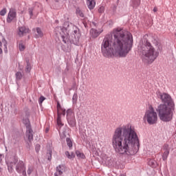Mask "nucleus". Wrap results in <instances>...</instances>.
I'll return each mask as SVG.
<instances>
[{"instance_id": "ddd939ff", "label": "nucleus", "mask_w": 176, "mask_h": 176, "mask_svg": "<svg viewBox=\"0 0 176 176\" xmlns=\"http://www.w3.org/2000/svg\"><path fill=\"white\" fill-rule=\"evenodd\" d=\"M28 33H30V29L26 28L24 26L20 27L19 28L18 34L19 36H23V35H25V34H28Z\"/></svg>"}, {"instance_id": "4be33fe9", "label": "nucleus", "mask_w": 176, "mask_h": 176, "mask_svg": "<svg viewBox=\"0 0 176 176\" xmlns=\"http://www.w3.org/2000/svg\"><path fill=\"white\" fill-rule=\"evenodd\" d=\"M76 14L80 17H85V14H83V12H82V10H80L79 8L76 9Z\"/></svg>"}, {"instance_id": "2f4dec72", "label": "nucleus", "mask_w": 176, "mask_h": 176, "mask_svg": "<svg viewBox=\"0 0 176 176\" xmlns=\"http://www.w3.org/2000/svg\"><path fill=\"white\" fill-rule=\"evenodd\" d=\"M28 12H29V14L30 16V18L32 17V16H34L32 8H29Z\"/></svg>"}, {"instance_id": "2eb2a0df", "label": "nucleus", "mask_w": 176, "mask_h": 176, "mask_svg": "<svg viewBox=\"0 0 176 176\" xmlns=\"http://www.w3.org/2000/svg\"><path fill=\"white\" fill-rule=\"evenodd\" d=\"M87 5L90 10L94 9L96 7V0H87Z\"/></svg>"}, {"instance_id": "7c9ffc66", "label": "nucleus", "mask_w": 176, "mask_h": 176, "mask_svg": "<svg viewBox=\"0 0 176 176\" xmlns=\"http://www.w3.org/2000/svg\"><path fill=\"white\" fill-rule=\"evenodd\" d=\"M35 151L37 153H39V151H41V145L36 144L35 146Z\"/></svg>"}, {"instance_id": "39448f33", "label": "nucleus", "mask_w": 176, "mask_h": 176, "mask_svg": "<svg viewBox=\"0 0 176 176\" xmlns=\"http://www.w3.org/2000/svg\"><path fill=\"white\" fill-rule=\"evenodd\" d=\"M144 122H147L148 124H156L157 123V113L155 111L153 107H150L149 109L146 111L143 117Z\"/></svg>"}, {"instance_id": "c85d7f7f", "label": "nucleus", "mask_w": 176, "mask_h": 176, "mask_svg": "<svg viewBox=\"0 0 176 176\" xmlns=\"http://www.w3.org/2000/svg\"><path fill=\"white\" fill-rule=\"evenodd\" d=\"M44 100H46V98L44 96H41L38 100V104H40V105H42V102H43Z\"/></svg>"}, {"instance_id": "58836bf2", "label": "nucleus", "mask_w": 176, "mask_h": 176, "mask_svg": "<svg viewBox=\"0 0 176 176\" xmlns=\"http://www.w3.org/2000/svg\"><path fill=\"white\" fill-rule=\"evenodd\" d=\"M64 31L67 32V30L65 29L62 30V32H64Z\"/></svg>"}, {"instance_id": "7ed1b4c3", "label": "nucleus", "mask_w": 176, "mask_h": 176, "mask_svg": "<svg viewBox=\"0 0 176 176\" xmlns=\"http://www.w3.org/2000/svg\"><path fill=\"white\" fill-rule=\"evenodd\" d=\"M158 98H160L163 104H160L157 108L158 116L162 122H171L173 115L175 109V104L171 96L166 93H157Z\"/></svg>"}, {"instance_id": "a211bd4d", "label": "nucleus", "mask_w": 176, "mask_h": 176, "mask_svg": "<svg viewBox=\"0 0 176 176\" xmlns=\"http://www.w3.org/2000/svg\"><path fill=\"white\" fill-rule=\"evenodd\" d=\"M65 153L68 159H74L75 158V153H74V152H72L70 153L69 151H66Z\"/></svg>"}, {"instance_id": "4c0bfd02", "label": "nucleus", "mask_w": 176, "mask_h": 176, "mask_svg": "<svg viewBox=\"0 0 176 176\" xmlns=\"http://www.w3.org/2000/svg\"><path fill=\"white\" fill-rule=\"evenodd\" d=\"M153 10L154 12H157V8L155 7Z\"/></svg>"}, {"instance_id": "423d86ee", "label": "nucleus", "mask_w": 176, "mask_h": 176, "mask_svg": "<svg viewBox=\"0 0 176 176\" xmlns=\"http://www.w3.org/2000/svg\"><path fill=\"white\" fill-rule=\"evenodd\" d=\"M67 119L69 126L71 127H75L76 126V120L75 119V113L72 110L68 109L67 111Z\"/></svg>"}, {"instance_id": "37998d69", "label": "nucleus", "mask_w": 176, "mask_h": 176, "mask_svg": "<svg viewBox=\"0 0 176 176\" xmlns=\"http://www.w3.org/2000/svg\"><path fill=\"white\" fill-rule=\"evenodd\" d=\"M121 176H125L124 175H121Z\"/></svg>"}, {"instance_id": "bb28decb", "label": "nucleus", "mask_w": 176, "mask_h": 176, "mask_svg": "<svg viewBox=\"0 0 176 176\" xmlns=\"http://www.w3.org/2000/svg\"><path fill=\"white\" fill-rule=\"evenodd\" d=\"M36 32H37L38 36H40V37L43 36V33L42 32V30H41V28H36Z\"/></svg>"}, {"instance_id": "a19ab883", "label": "nucleus", "mask_w": 176, "mask_h": 176, "mask_svg": "<svg viewBox=\"0 0 176 176\" xmlns=\"http://www.w3.org/2000/svg\"><path fill=\"white\" fill-rule=\"evenodd\" d=\"M54 1H55V2H58V0H54Z\"/></svg>"}, {"instance_id": "473e14b6", "label": "nucleus", "mask_w": 176, "mask_h": 176, "mask_svg": "<svg viewBox=\"0 0 176 176\" xmlns=\"http://www.w3.org/2000/svg\"><path fill=\"white\" fill-rule=\"evenodd\" d=\"M104 9L103 6H101L99 9H98V12L99 13H104Z\"/></svg>"}, {"instance_id": "f257e3e1", "label": "nucleus", "mask_w": 176, "mask_h": 176, "mask_svg": "<svg viewBox=\"0 0 176 176\" xmlns=\"http://www.w3.org/2000/svg\"><path fill=\"white\" fill-rule=\"evenodd\" d=\"M112 34L107 35L102 43V53L104 57H127L133 49V35L129 32L117 28Z\"/></svg>"}, {"instance_id": "e433bc0d", "label": "nucleus", "mask_w": 176, "mask_h": 176, "mask_svg": "<svg viewBox=\"0 0 176 176\" xmlns=\"http://www.w3.org/2000/svg\"><path fill=\"white\" fill-rule=\"evenodd\" d=\"M61 37L63 38V39L64 41V39H65V38H67V34H65V35L61 34Z\"/></svg>"}, {"instance_id": "aec40b11", "label": "nucleus", "mask_w": 176, "mask_h": 176, "mask_svg": "<svg viewBox=\"0 0 176 176\" xmlns=\"http://www.w3.org/2000/svg\"><path fill=\"white\" fill-rule=\"evenodd\" d=\"M168 155H170V151L168 150H166L162 155L163 160H167V157H168Z\"/></svg>"}, {"instance_id": "c756f323", "label": "nucleus", "mask_w": 176, "mask_h": 176, "mask_svg": "<svg viewBox=\"0 0 176 176\" xmlns=\"http://www.w3.org/2000/svg\"><path fill=\"white\" fill-rule=\"evenodd\" d=\"M7 10L6 8H3L0 11V15L1 16H5L6 14Z\"/></svg>"}, {"instance_id": "79ce46f5", "label": "nucleus", "mask_w": 176, "mask_h": 176, "mask_svg": "<svg viewBox=\"0 0 176 176\" xmlns=\"http://www.w3.org/2000/svg\"><path fill=\"white\" fill-rule=\"evenodd\" d=\"M159 46H160V44L158 45V49H160V47Z\"/></svg>"}, {"instance_id": "6e6552de", "label": "nucleus", "mask_w": 176, "mask_h": 176, "mask_svg": "<svg viewBox=\"0 0 176 176\" xmlns=\"http://www.w3.org/2000/svg\"><path fill=\"white\" fill-rule=\"evenodd\" d=\"M16 171L19 174H22L23 176H27V171L25 170V164L23 161H19L16 166Z\"/></svg>"}, {"instance_id": "f8f14e48", "label": "nucleus", "mask_w": 176, "mask_h": 176, "mask_svg": "<svg viewBox=\"0 0 176 176\" xmlns=\"http://www.w3.org/2000/svg\"><path fill=\"white\" fill-rule=\"evenodd\" d=\"M2 45L5 53H8V42L4 38H2V41H0V54L2 53Z\"/></svg>"}, {"instance_id": "393cba45", "label": "nucleus", "mask_w": 176, "mask_h": 176, "mask_svg": "<svg viewBox=\"0 0 176 176\" xmlns=\"http://www.w3.org/2000/svg\"><path fill=\"white\" fill-rule=\"evenodd\" d=\"M25 72H30L31 71V64L29 61H27V65L25 69Z\"/></svg>"}, {"instance_id": "dca6fc26", "label": "nucleus", "mask_w": 176, "mask_h": 176, "mask_svg": "<svg viewBox=\"0 0 176 176\" xmlns=\"http://www.w3.org/2000/svg\"><path fill=\"white\" fill-rule=\"evenodd\" d=\"M63 166L59 165L56 168V173H55L54 175L55 176H58V175H63Z\"/></svg>"}, {"instance_id": "9b49d317", "label": "nucleus", "mask_w": 176, "mask_h": 176, "mask_svg": "<svg viewBox=\"0 0 176 176\" xmlns=\"http://www.w3.org/2000/svg\"><path fill=\"white\" fill-rule=\"evenodd\" d=\"M26 137L30 142L32 141L34 138V135L32 134V129H31V126L30 125L27 126Z\"/></svg>"}, {"instance_id": "20e7f679", "label": "nucleus", "mask_w": 176, "mask_h": 176, "mask_svg": "<svg viewBox=\"0 0 176 176\" xmlns=\"http://www.w3.org/2000/svg\"><path fill=\"white\" fill-rule=\"evenodd\" d=\"M138 50L143 54L144 60L150 64H152L159 56V52H156L155 47L148 41L141 43L138 46Z\"/></svg>"}, {"instance_id": "f03ea898", "label": "nucleus", "mask_w": 176, "mask_h": 176, "mask_svg": "<svg viewBox=\"0 0 176 176\" xmlns=\"http://www.w3.org/2000/svg\"><path fill=\"white\" fill-rule=\"evenodd\" d=\"M112 145L116 152L120 155H135L140 149V140L135 128L131 124L117 128L113 135Z\"/></svg>"}, {"instance_id": "0eeeda50", "label": "nucleus", "mask_w": 176, "mask_h": 176, "mask_svg": "<svg viewBox=\"0 0 176 176\" xmlns=\"http://www.w3.org/2000/svg\"><path fill=\"white\" fill-rule=\"evenodd\" d=\"M19 162V160H17V157L14 156L10 157L8 161L6 162L8 165V170L9 173H13V167L16 166V163Z\"/></svg>"}, {"instance_id": "cd10ccee", "label": "nucleus", "mask_w": 176, "mask_h": 176, "mask_svg": "<svg viewBox=\"0 0 176 176\" xmlns=\"http://www.w3.org/2000/svg\"><path fill=\"white\" fill-rule=\"evenodd\" d=\"M141 2V0H133V5L135 8H137V6H140V3Z\"/></svg>"}, {"instance_id": "a878e982", "label": "nucleus", "mask_w": 176, "mask_h": 176, "mask_svg": "<svg viewBox=\"0 0 176 176\" xmlns=\"http://www.w3.org/2000/svg\"><path fill=\"white\" fill-rule=\"evenodd\" d=\"M32 171H34V166H29L27 171L28 175H31V174H32Z\"/></svg>"}, {"instance_id": "412c9836", "label": "nucleus", "mask_w": 176, "mask_h": 176, "mask_svg": "<svg viewBox=\"0 0 176 176\" xmlns=\"http://www.w3.org/2000/svg\"><path fill=\"white\" fill-rule=\"evenodd\" d=\"M57 124L59 127H63V126H64V124L63 123V122H61V117H57Z\"/></svg>"}, {"instance_id": "1a4fd4ad", "label": "nucleus", "mask_w": 176, "mask_h": 176, "mask_svg": "<svg viewBox=\"0 0 176 176\" xmlns=\"http://www.w3.org/2000/svg\"><path fill=\"white\" fill-rule=\"evenodd\" d=\"M17 16V12L14 8H10L7 17V23H12Z\"/></svg>"}, {"instance_id": "f3484780", "label": "nucleus", "mask_w": 176, "mask_h": 176, "mask_svg": "<svg viewBox=\"0 0 176 176\" xmlns=\"http://www.w3.org/2000/svg\"><path fill=\"white\" fill-rule=\"evenodd\" d=\"M19 49L20 52H24L25 50V43H23V41L19 42Z\"/></svg>"}, {"instance_id": "c9c22d12", "label": "nucleus", "mask_w": 176, "mask_h": 176, "mask_svg": "<svg viewBox=\"0 0 176 176\" xmlns=\"http://www.w3.org/2000/svg\"><path fill=\"white\" fill-rule=\"evenodd\" d=\"M73 100H76H76H78V96L77 95H74L73 96Z\"/></svg>"}, {"instance_id": "5701e85b", "label": "nucleus", "mask_w": 176, "mask_h": 176, "mask_svg": "<svg viewBox=\"0 0 176 176\" xmlns=\"http://www.w3.org/2000/svg\"><path fill=\"white\" fill-rule=\"evenodd\" d=\"M16 80H21V79L23 78V74H21V72H18L15 74Z\"/></svg>"}, {"instance_id": "ea45409f", "label": "nucleus", "mask_w": 176, "mask_h": 176, "mask_svg": "<svg viewBox=\"0 0 176 176\" xmlns=\"http://www.w3.org/2000/svg\"><path fill=\"white\" fill-rule=\"evenodd\" d=\"M45 131L46 133H47L49 131V129H47Z\"/></svg>"}, {"instance_id": "b1692460", "label": "nucleus", "mask_w": 176, "mask_h": 176, "mask_svg": "<svg viewBox=\"0 0 176 176\" xmlns=\"http://www.w3.org/2000/svg\"><path fill=\"white\" fill-rule=\"evenodd\" d=\"M66 142L67 144V146H69V148H72V140H71V139L69 138H66Z\"/></svg>"}, {"instance_id": "9d476101", "label": "nucleus", "mask_w": 176, "mask_h": 176, "mask_svg": "<svg viewBox=\"0 0 176 176\" xmlns=\"http://www.w3.org/2000/svg\"><path fill=\"white\" fill-rule=\"evenodd\" d=\"M57 116L61 118V115H63V116H65V109L61 107V104H60V102H57Z\"/></svg>"}, {"instance_id": "72a5a7b5", "label": "nucleus", "mask_w": 176, "mask_h": 176, "mask_svg": "<svg viewBox=\"0 0 176 176\" xmlns=\"http://www.w3.org/2000/svg\"><path fill=\"white\" fill-rule=\"evenodd\" d=\"M48 155H50L48 160H50V159H52V150L48 151Z\"/></svg>"}, {"instance_id": "f704fd0d", "label": "nucleus", "mask_w": 176, "mask_h": 176, "mask_svg": "<svg viewBox=\"0 0 176 176\" xmlns=\"http://www.w3.org/2000/svg\"><path fill=\"white\" fill-rule=\"evenodd\" d=\"M148 164L150 166H153L155 164V162H153V160H151L149 162H148Z\"/></svg>"}, {"instance_id": "4468645a", "label": "nucleus", "mask_w": 176, "mask_h": 176, "mask_svg": "<svg viewBox=\"0 0 176 176\" xmlns=\"http://www.w3.org/2000/svg\"><path fill=\"white\" fill-rule=\"evenodd\" d=\"M102 32V30H96V29H91L90 30V34L93 38H97Z\"/></svg>"}, {"instance_id": "6ab92c4d", "label": "nucleus", "mask_w": 176, "mask_h": 176, "mask_svg": "<svg viewBox=\"0 0 176 176\" xmlns=\"http://www.w3.org/2000/svg\"><path fill=\"white\" fill-rule=\"evenodd\" d=\"M76 155L78 159H85V154L79 151H76Z\"/></svg>"}]
</instances>
